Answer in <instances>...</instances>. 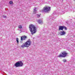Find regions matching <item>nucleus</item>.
I'll list each match as a JSON object with an SVG mask.
<instances>
[{"mask_svg": "<svg viewBox=\"0 0 75 75\" xmlns=\"http://www.w3.org/2000/svg\"><path fill=\"white\" fill-rule=\"evenodd\" d=\"M67 61V60H66V59H63V62H65Z\"/></svg>", "mask_w": 75, "mask_h": 75, "instance_id": "nucleus-17", "label": "nucleus"}, {"mask_svg": "<svg viewBox=\"0 0 75 75\" xmlns=\"http://www.w3.org/2000/svg\"><path fill=\"white\" fill-rule=\"evenodd\" d=\"M16 40V41L17 42V44H18V42H19L18 41V38H17Z\"/></svg>", "mask_w": 75, "mask_h": 75, "instance_id": "nucleus-13", "label": "nucleus"}, {"mask_svg": "<svg viewBox=\"0 0 75 75\" xmlns=\"http://www.w3.org/2000/svg\"><path fill=\"white\" fill-rule=\"evenodd\" d=\"M74 1H75V0H74Z\"/></svg>", "mask_w": 75, "mask_h": 75, "instance_id": "nucleus-21", "label": "nucleus"}, {"mask_svg": "<svg viewBox=\"0 0 75 75\" xmlns=\"http://www.w3.org/2000/svg\"><path fill=\"white\" fill-rule=\"evenodd\" d=\"M64 29V26H60L59 27V30H63Z\"/></svg>", "mask_w": 75, "mask_h": 75, "instance_id": "nucleus-10", "label": "nucleus"}, {"mask_svg": "<svg viewBox=\"0 0 75 75\" xmlns=\"http://www.w3.org/2000/svg\"><path fill=\"white\" fill-rule=\"evenodd\" d=\"M50 17H51V16H50Z\"/></svg>", "mask_w": 75, "mask_h": 75, "instance_id": "nucleus-20", "label": "nucleus"}, {"mask_svg": "<svg viewBox=\"0 0 75 75\" xmlns=\"http://www.w3.org/2000/svg\"><path fill=\"white\" fill-rule=\"evenodd\" d=\"M15 67H23V63L21 61H20L17 62L15 64Z\"/></svg>", "mask_w": 75, "mask_h": 75, "instance_id": "nucleus-3", "label": "nucleus"}, {"mask_svg": "<svg viewBox=\"0 0 75 75\" xmlns=\"http://www.w3.org/2000/svg\"><path fill=\"white\" fill-rule=\"evenodd\" d=\"M13 3V1H10L9 2V4H12Z\"/></svg>", "mask_w": 75, "mask_h": 75, "instance_id": "nucleus-14", "label": "nucleus"}, {"mask_svg": "<svg viewBox=\"0 0 75 75\" xmlns=\"http://www.w3.org/2000/svg\"><path fill=\"white\" fill-rule=\"evenodd\" d=\"M64 28V30H67V28H66L65 27L63 26Z\"/></svg>", "mask_w": 75, "mask_h": 75, "instance_id": "nucleus-16", "label": "nucleus"}, {"mask_svg": "<svg viewBox=\"0 0 75 75\" xmlns=\"http://www.w3.org/2000/svg\"><path fill=\"white\" fill-rule=\"evenodd\" d=\"M31 40L29 39L27 42H25V43H23L22 45L21 46V48H24V47H29L31 45Z\"/></svg>", "mask_w": 75, "mask_h": 75, "instance_id": "nucleus-2", "label": "nucleus"}, {"mask_svg": "<svg viewBox=\"0 0 75 75\" xmlns=\"http://www.w3.org/2000/svg\"><path fill=\"white\" fill-rule=\"evenodd\" d=\"M38 23L40 24H43V21L41 20L40 19L38 20Z\"/></svg>", "mask_w": 75, "mask_h": 75, "instance_id": "nucleus-8", "label": "nucleus"}, {"mask_svg": "<svg viewBox=\"0 0 75 75\" xmlns=\"http://www.w3.org/2000/svg\"><path fill=\"white\" fill-rule=\"evenodd\" d=\"M4 18H7V17L6 16H3Z\"/></svg>", "mask_w": 75, "mask_h": 75, "instance_id": "nucleus-18", "label": "nucleus"}, {"mask_svg": "<svg viewBox=\"0 0 75 75\" xmlns=\"http://www.w3.org/2000/svg\"><path fill=\"white\" fill-rule=\"evenodd\" d=\"M52 19H53V18H52Z\"/></svg>", "mask_w": 75, "mask_h": 75, "instance_id": "nucleus-22", "label": "nucleus"}, {"mask_svg": "<svg viewBox=\"0 0 75 75\" xmlns=\"http://www.w3.org/2000/svg\"><path fill=\"white\" fill-rule=\"evenodd\" d=\"M36 16L37 17H40V15H38V14H36Z\"/></svg>", "mask_w": 75, "mask_h": 75, "instance_id": "nucleus-15", "label": "nucleus"}, {"mask_svg": "<svg viewBox=\"0 0 75 75\" xmlns=\"http://www.w3.org/2000/svg\"><path fill=\"white\" fill-rule=\"evenodd\" d=\"M51 10V7L48 6H47L45 7L43 10H42V12H45L48 13Z\"/></svg>", "mask_w": 75, "mask_h": 75, "instance_id": "nucleus-4", "label": "nucleus"}, {"mask_svg": "<svg viewBox=\"0 0 75 75\" xmlns=\"http://www.w3.org/2000/svg\"><path fill=\"white\" fill-rule=\"evenodd\" d=\"M68 53H67L66 52L64 51L62 53V54H60L58 56V57H66Z\"/></svg>", "mask_w": 75, "mask_h": 75, "instance_id": "nucleus-5", "label": "nucleus"}, {"mask_svg": "<svg viewBox=\"0 0 75 75\" xmlns=\"http://www.w3.org/2000/svg\"><path fill=\"white\" fill-rule=\"evenodd\" d=\"M27 37L25 36H22L21 37V41H23V40H25L27 39Z\"/></svg>", "mask_w": 75, "mask_h": 75, "instance_id": "nucleus-6", "label": "nucleus"}, {"mask_svg": "<svg viewBox=\"0 0 75 75\" xmlns=\"http://www.w3.org/2000/svg\"><path fill=\"white\" fill-rule=\"evenodd\" d=\"M66 34V33L65 31H61L60 33H59V34H60V35H64Z\"/></svg>", "mask_w": 75, "mask_h": 75, "instance_id": "nucleus-7", "label": "nucleus"}, {"mask_svg": "<svg viewBox=\"0 0 75 75\" xmlns=\"http://www.w3.org/2000/svg\"><path fill=\"white\" fill-rule=\"evenodd\" d=\"M37 8H35L34 9L33 14H35L37 13Z\"/></svg>", "mask_w": 75, "mask_h": 75, "instance_id": "nucleus-9", "label": "nucleus"}, {"mask_svg": "<svg viewBox=\"0 0 75 75\" xmlns=\"http://www.w3.org/2000/svg\"><path fill=\"white\" fill-rule=\"evenodd\" d=\"M18 28L19 29H22V26L21 25H19L18 26Z\"/></svg>", "mask_w": 75, "mask_h": 75, "instance_id": "nucleus-12", "label": "nucleus"}, {"mask_svg": "<svg viewBox=\"0 0 75 75\" xmlns=\"http://www.w3.org/2000/svg\"><path fill=\"white\" fill-rule=\"evenodd\" d=\"M20 31H21V30H20Z\"/></svg>", "mask_w": 75, "mask_h": 75, "instance_id": "nucleus-19", "label": "nucleus"}, {"mask_svg": "<svg viewBox=\"0 0 75 75\" xmlns=\"http://www.w3.org/2000/svg\"><path fill=\"white\" fill-rule=\"evenodd\" d=\"M4 5V4L2 2L1 3V4H0V7L1 8L3 7Z\"/></svg>", "mask_w": 75, "mask_h": 75, "instance_id": "nucleus-11", "label": "nucleus"}, {"mask_svg": "<svg viewBox=\"0 0 75 75\" xmlns=\"http://www.w3.org/2000/svg\"><path fill=\"white\" fill-rule=\"evenodd\" d=\"M30 30L31 33V34L33 35L35 34L37 31L36 28L33 25H30L29 26Z\"/></svg>", "mask_w": 75, "mask_h": 75, "instance_id": "nucleus-1", "label": "nucleus"}]
</instances>
